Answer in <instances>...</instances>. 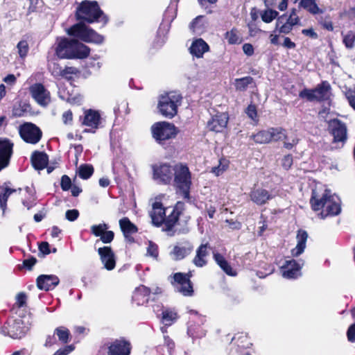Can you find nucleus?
<instances>
[{
	"mask_svg": "<svg viewBox=\"0 0 355 355\" xmlns=\"http://www.w3.org/2000/svg\"><path fill=\"white\" fill-rule=\"evenodd\" d=\"M183 203L178 201L175 207L164 208L160 201L153 204V209L150 213L154 225L159 227L165 224L166 230H171L178 220Z\"/></svg>",
	"mask_w": 355,
	"mask_h": 355,
	"instance_id": "f257e3e1",
	"label": "nucleus"
},
{
	"mask_svg": "<svg viewBox=\"0 0 355 355\" xmlns=\"http://www.w3.org/2000/svg\"><path fill=\"white\" fill-rule=\"evenodd\" d=\"M56 54L60 58L84 59L89 56L90 49L75 39H62L58 44Z\"/></svg>",
	"mask_w": 355,
	"mask_h": 355,
	"instance_id": "f03ea898",
	"label": "nucleus"
},
{
	"mask_svg": "<svg viewBox=\"0 0 355 355\" xmlns=\"http://www.w3.org/2000/svg\"><path fill=\"white\" fill-rule=\"evenodd\" d=\"M173 176L177 194L180 198H189L191 181L188 167L182 164L175 165Z\"/></svg>",
	"mask_w": 355,
	"mask_h": 355,
	"instance_id": "7ed1b4c3",
	"label": "nucleus"
},
{
	"mask_svg": "<svg viewBox=\"0 0 355 355\" xmlns=\"http://www.w3.org/2000/svg\"><path fill=\"white\" fill-rule=\"evenodd\" d=\"M182 96L175 92H171L159 96L157 107L164 117L171 119L177 114Z\"/></svg>",
	"mask_w": 355,
	"mask_h": 355,
	"instance_id": "20e7f679",
	"label": "nucleus"
},
{
	"mask_svg": "<svg viewBox=\"0 0 355 355\" xmlns=\"http://www.w3.org/2000/svg\"><path fill=\"white\" fill-rule=\"evenodd\" d=\"M97 1H83L76 9V17L87 23H93L103 15Z\"/></svg>",
	"mask_w": 355,
	"mask_h": 355,
	"instance_id": "39448f33",
	"label": "nucleus"
},
{
	"mask_svg": "<svg viewBox=\"0 0 355 355\" xmlns=\"http://www.w3.org/2000/svg\"><path fill=\"white\" fill-rule=\"evenodd\" d=\"M67 33L69 35L77 37L85 42L101 44L103 42V36L87 27L83 22L78 23L71 26L67 31Z\"/></svg>",
	"mask_w": 355,
	"mask_h": 355,
	"instance_id": "423d86ee",
	"label": "nucleus"
},
{
	"mask_svg": "<svg viewBox=\"0 0 355 355\" xmlns=\"http://www.w3.org/2000/svg\"><path fill=\"white\" fill-rule=\"evenodd\" d=\"M151 132L153 137L160 144L166 140L174 138L178 134L176 127L173 123L166 121L155 123L151 127Z\"/></svg>",
	"mask_w": 355,
	"mask_h": 355,
	"instance_id": "0eeeda50",
	"label": "nucleus"
},
{
	"mask_svg": "<svg viewBox=\"0 0 355 355\" xmlns=\"http://www.w3.org/2000/svg\"><path fill=\"white\" fill-rule=\"evenodd\" d=\"M189 273L176 272L171 282L175 290L184 296H191L193 293L192 283Z\"/></svg>",
	"mask_w": 355,
	"mask_h": 355,
	"instance_id": "6e6552de",
	"label": "nucleus"
},
{
	"mask_svg": "<svg viewBox=\"0 0 355 355\" xmlns=\"http://www.w3.org/2000/svg\"><path fill=\"white\" fill-rule=\"evenodd\" d=\"M193 250V245L189 241H180L171 246L169 256L174 261H180L188 257Z\"/></svg>",
	"mask_w": 355,
	"mask_h": 355,
	"instance_id": "1a4fd4ad",
	"label": "nucleus"
},
{
	"mask_svg": "<svg viewBox=\"0 0 355 355\" xmlns=\"http://www.w3.org/2000/svg\"><path fill=\"white\" fill-rule=\"evenodd\" d=\"M328 130L334 137V143H342L347 139V129L345 123L338 119H334L328 122Z\"/></svg>",
	"mask_w": 355,
	"mask_h": 355,
	"instance_id": "9d476101",
	"label": "nucleus"
},
{
	"mask_svg": "<svg viewBox=\"0 0 355 355\" xmlns=\"http://www.w3.org/2000/svg\"><path fill=\"white\" fill-rule=\"evenodd\" d=\"M19 132L24 141L33 144H37L42 137L40 129L31 123H25L20 125Z\"/></svg>",
	"mask_w": 355,
	"mask_h": 355,
	"instance_id": "9b49d317",
	"label": "nucleus"
},
{
	"mask_svg": "<svg viewBox=\"0 0 355 355\" xmlns=\"http://www.w3.org/2000/svg\"><path fill=\"white\" fill-rule=\"evenodd\" d=\"M304 261H297L295 259L286 260L281 267L282 276L286 279H295L301 276V268L304 266Z\"/></svg>",
	"mask_w": 355,
	"mask_h": 355,
	"instance_id": "f8f14e48",
	"label": "nucleus"
},
{
	"mask_svg": "<svg viewBox=\"0 0 355 355\" xmlns=\"http://www.w3.org/2000/svg\"><path fill=\"white\" fill-rule=\"evenodd\" d=\"M30 93L33 99L41 106L45 107L51 102L49 92L41 83H36L30 87Z\"/></svg>",
	"mask_w": 355,
	"mask_h": 355,
	"instance_id": "ddd939ff",
	"label": "nucleus"
},
{
	"mask_svg": "<svg viewBox=\"0 0 355 355\" xmlns=\"http://www.w3.org/2000/svg\"><path fill=\"white\" fill-rule=\"evenodd\" d=\"M100 260L103 265V268L107 270H112L116 266V256L110 246H104L98 249Z\"/></svg>",
	"mask_w": 355,
	"mask_h": 355,
	"instance_id": "4468645a",
	"label": "nucleus"
},
{
	"mask_svg": "<svg viewBox=\"0 0 355 355\" xmlns=\"http://www.w3.org/2000/svg\"><path fill=\"white\" fill-rule=\"evenodd\" d=\"M175 166L173 168L170 165L164 164L159 166H153V178L160 182L168 184L169 183L174 174Z\"/></svg>",
	"mask_w": 355,
	"mask_h": 355,
	"instance_id": "2eb2a0df",
	"label": "nucleus"
},
{
	"mask_svg": "<svg viewBox=\"0 0 355 355\" xmlns=\"http://www.w3.org/2000/svg\"><path fill=\"white\" fill-rule=\"evenodd\" d=\"M13 144L8 139H0V171L8 166L12 154Z\"/></svg>",
	"mask_w": 355,
	"mask_h": 355,
	"instance_id": "dca6fc26",
	"label": "nucleus"
},
{
	"mask_svg": "<svg viewBox=\"0 0 355 355\" xmlns=\"http://www.w3.org/2000/svg\"><path fill=\"white\" fill-rule=\"evenodd\" d=\"M83 125L90 127L92 130H85L84 132L94 133L95 130L98 128L101 123V115L98 111L93 110H87L85 112V116Z\"/></svg>",
	"mask_w": 355,
	"mask_h": 355,
	"instance_id": "f3484780",
	"label": "nucleus"
},
{
	"mask_svg": "<svg viewBox=\"0 0 355 355\" xmlns=\"http://www.w3.org/2000/svg\"><path fill=\"white\" fill-rule=\"evenodd\" d=\"M228 119L229 117L226 113L216 114L208 121L207 128L211 131L220 132L226 128Z\"/></svg>",
	"mask_w": 355,
	"mask_h": 355,
	"instance_id": "a211bd4d",
	"label": "nucleus"
},
{
	"mask_svg": "<svg viewBox=\"0 0 355 355\" xmlns=\"http://www.w3.org/2000/svg\"><path fill=\"white\" fill-rule=\"evenodd\" d=\"M130 344L123 340H116L108 347L107 355H130Z\"/></svg>",
	"mask_w": 355,
	"mask_h": 355,
	"instance_id": "6ab92c4d",
	"label": "nucleus"
},
{
	"mask_svg": "<svg viewBox=\"0 0 355 355\" xmlns=\"http://www.w3.org/2000/svg\"><path fill=\"white\" fill-rule=\"evenodd\" d=\"M28 328L23 325V322L21 319L15 320L7 331H3L5 335H8L12 338L19 339L22 338L26 333Z\"/></svg>",
	"mask_w": 355,
	"mask_h": 355,
	"instance_id": "aec40b11",
	"label": "nucleus"
},
{
	"mask_svg": "<svg viewBox=\"0 0 355 355\" xmlns=\"http://www.w3.org/2000/svg\"><path fill=\"white\" fill-rule=\"evenodd\" d=\"M59 282V278L54 275H41L37 278V286L40 290H52Z\"/></svg>",
	"mask_w": 355,
	"mask_h": 355,
	"instance_id": "412c9836",
	"label": "nucleus"
},
{
	"mask_svg": "<svg viewBox=\"0 0 355 355\" xmlns=\"http://www.w3.org/2000/svg\"><path fill=\"white\" fill-rule=\"evenodd\" d=\"M308 238V234L304 230H299L296 236L297 243L292 250L293 257H298L302 254L306 248V243Z\"/></svg>",
	"mask_w": 355,
	"mask_h": 355,
	"instance_id": "4be33fe9",
	"label": "nucleus"
},
{
	"mask_svg": "<svg viewBox=\"0 0 355 355\" xmlns=\"http://www.w3.org/2000/svg\"><path fill=\"white\" fill-rule=\"evenodd\" d=\"M150 293L151 291L148 288L141 286L134 291L132 300L137 305H144L148 302Z\"/></svg>",
	"mask_w": 355,
	"mask_h": 355,
	"instance_id": "5701e85b",
	"label": "nucleus"
},
{
	"mask_svg": "<svg viewBox=\"0 0 355 355\" xmlns=\"http://www.w3.org/2000/svg\"><path fill=\"white\" fill-rule=\"evenodd\" d=\"M209 49V45L202 39H197L193 41L189 48L190 53L198 58H202Z\"/></svg>",
	"mask_w": 355,
	"mask_h": 355,
	"instance_id": "b1692460",
	"label": "nucleus"
},
{
	"mask_svg": "<svg viewBox=\"0 0 355 355\" xmlns=\"http://www.w3.org/2000/svg\"><path fill=\"white\" fill-rule=\"evenodd\" d=\"M315 101H322L328 100L330 96V85L327 82H322L314 89Z\"/></svg>",
	"mask_w": 355,
	"mask_h": 355,
	"instance_id": "393cba45",
	"label": "nucleus"
},
{
	"mask_svg": "<svg viewBox=\"0 0 355 355\" xmlns=\"http://www.w3.org/2000/svg\"><path fill=\"white\" fill-rule=\"evenodd\" d=\"M48 161V156L44 153L36 151L31 156L33 166L36 170L44 169L47 166Z\"/></svg>",
	"mask_w": 355,
	"mask_h": 355,
	"instance_id": "a878e982",
	"label": "nucleus"
},
{
	"mask_svg": "<svg viewBox=\"0 0 355 355\" xmlns=\"http://www.w3.org/2000/svg\"><path fill=\"white\" fill-rule=\"evenodd\" d=\"M324 210L321 211L319 216L321 218H324L328 216H335L340 212V206L335 201H324Z\"/></svg>",
	"mask_w": 355,
	"mask_h": 355,
	"instance_id": "bb28decb",
	"label": "nucleus"
},
{
	"mask_svg": "<svg viewBox=\"0 0 355 355\" xmlns=\"http://www.w3.org/2000/svg\"><path fill=\"white\" fill-rule=\"evenodd\" d=\"M333 196L331 191L325 188L324 185H317L313 189L311 200H331Z\"/></svg>",
	"mask_w": 355,
	"mask_h": 355,
	"instance_id": "cd10ccee",
	"label": "nucleus"
},
{
	"mask_svg": "<svg viewBox=\"0 0 355 355\" xmlns=\"http://www.w3.org/2000/svg\"><path fill=\"white\" fill-rule=\"evenodd\" d=\"M208 255L207 244H202L196 251V255L193 262L197 267H202L206 265L205 257Z\"/></svg>",
	"mask_w": 355,
	"mask_h": 355,
	"instance_id": "c85d7f7f",
	"label": "nucleus"
},
{
	"mask_svg": "<svg viewBox=\"0 0 355 355\" xmlns=\"http://www.w3.org/2000/svg\"><path fill=\"white\" fill-rule=\"evenodd\" d=\"M214 258L217 264L227 275L230 276H235L236 275V272L232 269L223 255L218 253H214Z\"/></svg>",
	"mask_w": 355,
	"mask_h": 355,
	"instance_id": "c756f323",
	"label": "nucleus"
},
{
	"mask_svg": "<svg viewBox=\"0 0 355 355\" xmlns=\"http://www.w3.org/2000/svg\"><path fill=\"white\" fill-rule=\"evenodd\" d=\"M119 225L125 237H128L129 234H135L137 232V227L129 220L128 218H123L119 220Z\"/></svg>",
	"mask_w": 355,
	"mask_h": 355,
	"instance_id": "7c9ffc66",
	"label": "nucleus"
},
{
	"mask_svg": "<svg viewBox=\"0 0 355 355\" xmlns=\"http://www.w3.org/2000/svg\"><path fill=\"white\" fill-rule=\"evenodd\" d=\"M234 344L236 345L239 349H248L252 343L246 334H239L236 335L232 340Z\"/></svg>",
	"mask_w": 355,
	"mask_h": 355,
	"instance_id": "2f4dec72",
	"label": "nucleus"
},
{
	"mask_svg": "<svg viewBox=\"0 0 355 355\" xmlns=\"http://www.w3.org/2000/svg\"><path fill=\"white\" fill-rule=\"evenodd\" d=\"M188 335L192 338H200L206 335V331L201 327L196 326L189 322V325L187 329Z\"/></svg>",
	"mask_w": 355,
	"mask_h": 355,
	"instance_id": "473e14b6",
	"label": "nucleus"
},
{
	"mask_svg": "<svg viewBox=\"0 0 355 355\" xmlns=\"http://www.w3.org/2000/svg\"><path fill=\"white\" fill-rule=\"evenodd\" d=\"M251 138L257 144H268L270 142V130L259 131L252 135Z\"/></svg>",
	"mask_w": 355,
	"mask_h": 355,
	"instance_id": "72a5a7b5",
	"label": "nucleus"
},
{
	"mask_svg": "<svg viewBox=\"0 0 355 355\" xmlns=\"http://www.w3.org/2000/svg\"><path fill=\"white\" fill-rule=\"evenodd\" d=\"M0 189V200H7L12 193H20L22 191L21 189H12L10 186V183L7 182L4 183Z\"/></svg>",
	"mask_w": 355,
	"mask_h": 355,
	"instance_id": "f704fd0d",
	"label": "nucleus"
},
{
	"mask_svg": "<svg viewBox=\"0 0 355 355\" xmlns=\"http://www.w3.org/2000/svg\"><path fill=\"white\" fill-rule=\"evenodd\" d=\"M253 83V78L250 76H245L235 80L234 86L237 91H245L249 85Z\"/></svg>",
	"mask_w": 355,
	"mask_h": 355,
	"instance_id": "c9c22d12",
	"label": "nucleus"
},
{
	"mask_svg": "<svg viewBox=\"0 0 355 355\" xmlns=\"http://www.w3.org/2000/svg\"><path fill=\"white\" fill-rule=\"evenodd\" d=\"M316 0H302L300 5L312 14L322 13V11L316 4Z\"/></svg>",
	"mask_w": 355,
	"mask_h": 355,
	"instance_id": "e433bc0d",
	"label": "nucleus"
},
{
	"mask_svg": "<svg viewBox=\"0 0 355 355\" xmlns=\"http://www.w3.org/2000/svg\"><path fill=\"white\" fill-rule=\"evenodd\" d=\"M54 334L58 337L59 340L66 344L69 342V331L64 327H60L55 329Z\"/></svg>",
	"mask_w": 355,
	"mask_h": 355,
	"instance_id": "4c0bfd02",
	"label": "nucleus"
},
{
	"mask_svg": "<svg viewBox=\"0 0 355 355\" xmlns=\"http://www.w3.org/2000/svg\"><path fill=\"white\" fill-rule=\"evenodd\" d=\"M93 173L94 167L90 164H81L78 168V175L82 179H88Z\"/></svg>",
	"mask_w": 355,
	"mask_h": 355,
	"instance_id": "58836bf2",
	"label": "nucleus"
},
{
	"mask_svg": "<svg viewBox=\"0 0 355 355\" xmlns=\"http://www.w3.org/2000/svg\"><path fill=\"white\" fill-rule=\"evenodd\" d=\"M270 130V141H277L286 138L284 130L281 128H271Z\"/></svg>",
	"mask_w": 355,
	"mask_h": 355,
	"instance_id": "ea45409f",
	"label": "nucleus"
},
{
	"mask_svg": "<svg viewBox=\"0 0 355 355\" xmlns=\"http://www.w3.org/2000/svg\"><path fill=\"white\" fill-rule=\"evenodd\" d=\"M177 319V313L174 311L166 310L162 312V322L166 326H171Z\"/></svg>",
	"mask_w": 355,
	"mask_h": 355,
	"instance_id": "a19ab883",
	"label": "nucleus"
},
{
	"mask_svg": "<svg viewBox=\"0 0 355 355\" xmlns=\"http://www.w3.org/2000/svg\"><path fill=\"white\" fill-rule=\"evenodd\" d=\"M203 18H204V17L202 15L198 16L191 23L190 29L193 32L199 33L203 30V28H204V24L202 23Z\"/></svg>",
	"mask_w": 355,
	"mask_h": 355,
	"instance_id": "79ce46f5",
	"label": "nucleus"
},
{
	"mask_svg": "<svg viewBox=\"0 0 355 355\" xmlns=\"http://www.w3.org/2000/svg\"><path fill=\"white\" fill-rule=\"evenodd\" d=\"M225 39L230 44H239L241 42L236 29H232L225 33Z\"/></svg>",
	"mask_w": 355,
	"mask_h": 355,
	"instance_id": "37998d69",
	"label": "nucleus"
},
{
	"mask_svg": "<svg viewBox=\"0 0 355 355\" xmlns=\"http://www.w3.org/2000/svg\"><path fill=\"white\" fill-rule=\"evenodd\" d=\"M355 42V32L349 31L347 33L343 35V43L348 49H352L354 46Z\"/></svg>",
	"mask_w": 355,
	"mask_h": 355,
	"instance_id": "c03bdc74",
	"label": "nucleus"
},
{
	"mask_svg": "<svg viewBox=\"0 0 355 355\" xmlns=\"http://www.w3.org/2000/svg\"><path fill=\"white\" fill-rule=\"evenodd\" d=\"M108 229V226L105 223L94 225L91 227L92 233L96 236H101L103 233Z\"/></svg>",
	"mask_w": 355,
	"mask_h": 355,
	"instance_id": "a18cd8bd",
	"label": "nucleus"
},
{
	"mask_svg": "<svg viewBox=\"0 0 355 355\" xmlns=\"http://www.w3.org/2000/svg\"><path fill=\"white\" fill-rule=\"evenodd\" d=\"M17 48L18 49V53H19V56L22 58H25L26 56V55L28 52V49H29L27 41H26V40L20 41L17 44Z\"/></svg>",
	"mask_w": 355,
	"mask_h": 355,
	"instance_id": "49530a36",
	"label": "nucleus"
},
{
	"mask_svg": "<svg viewBox=\"0 0 355 355\" xmlns=\"http://www.w3.org/2000/svg\"><path fill=\"white\" fill-rule=\"evenodd\" d=\"M79 70L73 67H66L63 69V73L62 77L65 78L67 80L72 78V75H76L79 73Z\"/></svg>",
	"mask_w": 355,
	"mask_h": 355,
	"instance_id": "de8ad7c7",
	"label": "nucleus"
},
{
	"mask_svg": "<svg viewBox=\"0 0 355 355\" xmlns=\"http://www.w3.org/2000/svg\"><path fill=\"white\" fill-rule=\"evenodd\" d=\"M299 96L301 98H306L309 101H315L313 89H304L300 92Z\"/></svg>",
	"mask_w": 355,
	"mask_h": 355,
	"instance_id": "09e8293b",
	"label": "nucleus"
},
{
	"mask_svg": "<svg viewBox=\"0 0 355 355\" xmlns=\"http://www.w3.org/2000/svg\"><path fill=\"white\" fill-rule=\"evenodd\" d=\"M146 254L154 259H157L159 254L158 246L153 242L149 241Z\"/></svg>",
	"mask_w": 355,
	"mask_h": 355,
	"instance_id": "8fccbe9b",
	"label": "nucleus"
},
{
	"mask_svg": "<svg viewBox=\"0 0 355 355\" xmlns=\"http://www.w3.org/2000/svg\"><path fill=\"white\" fill-rule=\"evenodd\" d=\"M252 198L256 200H268L269 196L266 190L259 189L252 192Z\"/></svg>",
	"mask_w": 355,
	"mask_h": 355,
	"instance_id": "3c124183",
	"label": "nucleus"
},
{
	"mask_svg": "<svg viewBox=\"0 0 355 355\" xmlns=\"http://www.w3.org/2000/svg\"><path fill=\"white\" fill-rule=\"evenodd\" d=\"M277 12L272 10H266L261 15V19L266 23L271 22L277 15Z\"/></svg>",
	"mask_w": 355,
	"mask_h": 355,
	"instance_id": "603ef678",
	"label": "nucleus"
},
{
	"mask_svg": "<svg viewBox=\"0 0 355 355\" xmlns=\"http://www.w3.org/2000/svg\"><path fill=\"white\" fill-rule=\"evenodd\" d=\"M277 27L279 28V33L288 34L292 31L293 26L287 22L282 24L281 19H279L277 23Z\"/></svg>",
	"mask_w": 355,
	"mask_h": 355,
	"instance_id": "864d4df0",
	"label": "nucleus"
},
{
	"mask_svg": "<svg viewBox=\"0 0 355 355\" xmlns=\"http://www.w3.org/2000/svg\"><path fill=\"white\" fill-rule=\"evenodd\" d=\"M79 216V211L78 209H69L65 213V218L69 221H75Z\"/></svg>",
	"mask_w": 355,
	"mask_h": 355,
	"instance_id": "5fc2aeb1",
	"label": "nucleus"
},
{
	"mask_svg": "<svg viewBox=\"0 0 355 355\" xmlns=\"http://www.w3.org/2000/svg\"><path fill=\"white\" fill-rule=\"evenodd\" d=\"M51 73L53 76H62L63 73V69L57 63L53 62L50 66Z\"/></svg>",
	"mask_w": 355,
	"mask_h": 355,
	"instance_id": "6e6d98bb",
	"label": "nucleus"
},
{
	"mask_svg": "<svg viewBox=\"0 0 355 355\" xmlns=\"http://www.w3.org/2000/svg\"><path fill=\"white\" fill-rule=\"evenodd\" d=\"M27 297L24 293H19L16 296V304L21 308L26 304Z\"/></svg>",
	"mask_w": 355,
	"mask_h": 355,
	"instance_id": "4d7b16f0",
	"label": "nucleus"
},
{
	"mask_svg": "<svg viewBox=\"0 0 355 355\" xmlns=\"http://www.w3.org/2000/svg\"><path fill=\"white\" fill-rule=\"evenodd\" d=\"M60 184L64 191L69 190L72 186L71 179L67 175H62Z\"/></svg>",
	"mask_w": 355,
	"mask_h": 355,
	"instance_id": "13d9d810",
	"label": "nucleus"
},
{
	"mask_svg": "<svg viewBox=\"0 0 355 355\" xmlns=\"http://www.w3.org/2000/svg\"><path fill=\"white\" fill-rule=\"evenodd\" d=\"M114 232L112 231H105L101 236V241L104 243H110L114 239Z\"/></svg>",
	"mask_w": 355,
	"mask_h": 355,
	"instance_id": "bf43d9fd",
	"label": "nucleus"
},
{
	"mask_svg": "<svg viewBox=\"0 0 355 355\" xmlns=\"http://www.w3.org/2000/svg\"><path fill=\"white\" fill-rule=\"evenodd\" d=\"M293 164V157L291 155L284 156L282 160V166L286 170H288Z\"/></svg>",
	"mask_w": 355,
	"mask_h": 355,
	"instance_id": "052dcab7",
	"label": "nucleus"
},
{
	"mask_svg": "<svg viewBox=\"0 0 355 355\" xmlns=\"http://www.w3.org/2000/svg\"><path fill=\"white\" fill-rule=\"evenodd\" d=\"M248 116L252 120H255L257 116V108L254 105H249L245 111Z\"/></svg>",
	"mask_w": 355,
	"mask_h": 355,
	"instance_id": "680f3d73",
	"label": "nucleus"
},
{
	"mask_svg": "<svg viewBox=\"0 0 355 355\" xmlns=\"http://www.w3.org/2000/svg\"><path fill=\"white\" fill-rule=\"evenodd\" d=\"M299 21V18L296 15L295 10H292L291 13L290 14L289 17L287 19L286 21L288 24H291V26L296 25Z\"/></svg>",
	"mask_w": 355,
	"mask_h": 355,
	"instance_id": "e2e57ef3",
	"label": "nucleus"
},
{
	"mask_svg": "<svg viewBox=\"0 0 355 355\" xmlns=\"http://www.w3.org/2000/svg\"><path fill=\"white\" fill-rule=\"evenodd\" d=\"M347 336L349 342H355V323L349 326L347 331Z\"/></svg>",
	"mask_w": 355,
	"mask_h": 355,
	"instance_id": "0e129e2a",
	"label": "nucleus"
},
{
	"mask_svg": "<svg viewBox=\"0 0 355 355\" xmlns=\"http://www.w3.org/2000/svg\"><path fill=\"white\" fill-rule=\"evenodd\" d=\"M341 17H347L350 20L355 19V8H351L348 10H344L340 14Z\"/></svg>",
	"mask_w": 355,
	"mask_h": 355,
	"instance_id": "69168bd1",
	"label": "nucleus"
},
{
	"mask_svg": "<svg viewBox=\"0 0 355 355\" xmlns=\"http://www.w3.org/2000/svg\"><path fill=\"white\" fill-rule=\"evenodd\" d=\"M311 207L314 211L324 210L325 202L324 201H311Z\"/></svg>",
	"mask_w": 355,
	"mask_h": 355,
	"instance_id": "338daca9",
	"label": "nucleus"
},
{
	"mask_svg": "<svg viewBox=\"0 0 355 355\" xmlns=\"http://www.w3.org/2000/svg\"><path fill=\"white\" fill-rule=\"evenodd\" d=\"M347 97L350 105L355 110V91L348 92Z\"/></svg>",
	"mask_w": 355,
	"mask_h": 355,
	"instance_id": "774afa93",
	"label": "nucleus"
}]
</instances>
